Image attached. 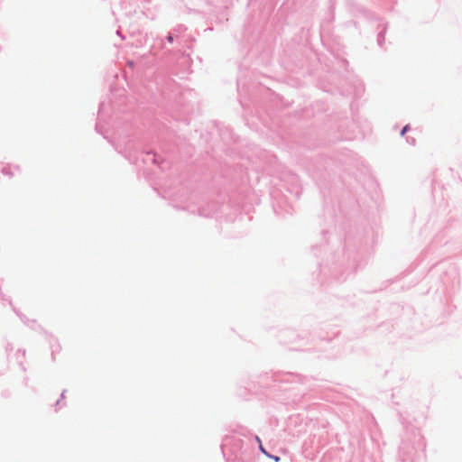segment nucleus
Segmentation results:
<instances>
[{"instance_id":"4","label":"nucleus","mask_w":462,"mask_h":462,"mask_svg":"<svg viewBox=\"0 0 462 462\" xmlns=\"http://www.w3.org/2000/svg\"><path fill=\"white\" fill-rule=\"evenodd\" d=\"M273 458L275 459V461H278V460H279V457H274Z\"/></svg>"},{"instance_id":"2","label":"nucleus","mask_w":462,"mask_h":462,"mask_svg":"<svg viewBox=\"0 0 462 462\" xmlns=\"http://www.w3.org/2000/svg\"><path fill=\"white\" fill-rule=\"evenodd\" d=\"M256 439H257V441L260 443V448H261V450H262L263 453H266V452H265V450L263 449V447L261 445V440H260V439H259L258 437H256Z\"/></svg>"},{"instance_id":"1","label":"nucleus","mask_w":462,"mask_h":462,"mask_svg":"<svg viewBox=\"0 0 462 462\" xmlns=\"http://www.w3.org/2000/svg\"><path fill=\"white\" fill-rule=\"evenodd\" d=\"M409 129H410L409 125H405V126L402 128V132H401V134H402V135H404V134H405V133H406Z\"/></svg>"},{"instance_id":"3","label":"nucleus","mask_w":462,"mask_h":462,"mask_svg":"<svg viewBox=\"0 0 462 462\" xmlns=\"http://www.w3.org/2000/svg\"><path fill=\"white\" fill-rule=\"evenodd\" d=\"M168 39H169V42H171L173 41V39H172V37H171V36H169V38H168Z\"/></svg>"}]
</instances>
